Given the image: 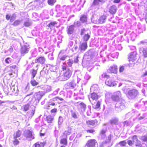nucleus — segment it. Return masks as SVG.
<instances>
[{
    "mask_svg": "<svg viewBox=\"0 0 147 147\" xmlns=\"http://www.w3.org/2000/svg\"><path fill=\"white\" fill-rule=\"evenodd\" d=\"M109 76L107 75L106 73H103L101 76H100V78L102 80H104V78L108 79L109 78Z\"/></svg>",
    "mask_w": 147,
    "mask_h": 147,
    "instance_id": "7c9ffc66",
    "label": "nucleus"
},
{
    "mask_svg": "<svg viewBox=\"0 0 147 147\" xmlns=\"http://www.w3.org/2000/svg\"><path fill=\"white\" fill-rule=\"evenodd\" d=\"M60 9V6L59 5H57L56 7V11L58 15L60 16L61 14L62 13L59 10Z\"/></svg>",
    "mask_w": 147,
    "mask_h": 147,
    "instance_id": "37998d69",
    "label": "nucleus"
},
{
    "mask_svg": "<svg viewBox=\"0 0 147 147\" xmlns=\"http://www.w3.org/2000/svg\"><path fill=\"white\" fill-rule=\"evenodd\" d=\"M115 110L116 111H118L119 108V102H118V103H117L115 105Z\"/></svg>",
    "mask_w": 147,
    "mask_h": 147,
    "instance_id": "338daca9",
    "label": "nucleus"
},
{
    "mask_svg": "<svg viewBox=\"0 0 147 147\" xmlns=\"http://www.w3.org/2000/svg\"><path fill=\"white\" fill-rule=\"evenodd\" d=\"M40 145L39 142L35 143L33 145V147H40Z\"/></svg>",
    "mask_w": 147,
    "mask_h": 147,
    "instance_id": "0e129e2a",
    "label": "nucleus"
},
{
    "mask_svg": "<svg viewBox=\"0 0 147 147\" xmlns=\"http://www.w3.org/2000/svg\"><path fill=\"white\" fill-rule=\"evenodd\" d=\"M40 87L44 91V93H45L49 92L51 90V86L47 85H45L43 86H38L37 87V88Z\"/></svg>",
    "mask_w": 147,
    "mask_h": 147,
    "instance_id": "9b49d317",
    "label": "nucleus"
},
{
    "mask_svg": "<svg viewBox=\"0 0 147 147\" xmlns=\"http://www.w3.org/2000/svg\"><path fill=\"white\" fill-rule=\"evenodd\" d=\"M56 1V0H48V4L51 5H53Z\"/></svg>",
    "mask_w": 147,
    "mask_h": 147,
    "instance_id": "a18cd8bd",
    "label": "nucleus"
},
{
    "mask_svg": "<svg viewBox=\"0 0 147 147\" xmlns=\"http://www.w3.org/2000/svg\"><path fill=\"white\" fill-rule=\"evenodd\" d=\"M117 66L116 65H114L112 66H111L107 71L108 72L110 73L116 74L117 71Z\"/></svg>",
    "mask_w": 147,
    "mask_h": 147,
    "instance_id": "dca6fc26",
    "label": "nucleus"
},
{
    "mask_svg": "<svg viewBox=\"0 0 147 147\" xmlns=\"http://www.w3.org/2000/svg\"><path fill=\"white\" fill-rule=\"evenodd\" d=\"M21 46V53L22 55H24L28 53L30 48V46L29 44L26 43Z\"/></svg>",
    "mask_w": 147,
    "mask_h": 147,
    "instance_id": "39448f33",
    "label": "nucleus"
},
{
    "mask_svg": "<svg viewBox=\"0 0 147 147\" xmlns=\"http://www.w3.org/2000/svg\"><path fill=\"white\" fill-rule=\"evenodd\" d=\"M105 83L107 85L110 86H113L116 85V82L112 81L110 79H107Z\"/></svg>",
    "mask_w": 147,
    "mask_h": 147,
    "instance_id": "a211bd4d",
    "label": "nucleus"
},
{
    "mask_svg": "<svg viewBox=\"0 0 147 147\" xmlns=\"http://www.w3.org/2000/svg\"><path fill=\"white\" fill-rule=\"evenodd\" d=\"M30 106V105L28 104H27V105H25L24 109V110L25 111H27L28 109Z\"/></svg>",
    "mask_w": 147,
    "mask_h": 147,
    "instance_id": "052dcab7",
    "label": "nucleus"
},
{
    "mask_svg": "<svg viewBox=\"0 0 147 147\" xmlns=\"http://www.w3.org/2000/svg\"><path fill=\"white\" fill-rule=\"evenodd\" d=\"M90 37V36L88 34V33L85 34L84 37H83V39L84 42H86L89 39Z\"/></svg>",
    "mask_w": 147,
    "mask_h": 147,
    "instance_id": "f704fd0d",
    "label": "nucleus"
},
{
    "mask_svg": "<svg viewBox=\"0 0 147 147\" xmlns=\"http://www.w3.org/2000/svg\"><path fill=\"white\" fill-rule=\"evenodd\" d=\"M65 87L67 89H72L76 87V80H73L71 82L67 83L65 85Z\"/></svg>",
    "mask_w": 147,
    "mask_h": 147,
    "instance_id": "6e6552de",
    "label": "nucleus"
},
{
    "mask_svg": "<svg viewBox=\"0 0 147 147\" xmlns=\"http://www.w3.org/2000/svg\"><path fill=\"white\" fill-rule=\"evenodd\" d=\"M61 144H63L64 145H67V141L66 138H63L61 139L60 140Z\"/></svg>",
    "mask_w": 147,
    "mask_h": 147,
    "instance_id": "79ce46f5",
    "label": "nucleus"
},
{
    "mask_svg": "<svg viewBox=\"0 0 147 147\" xmlns=\"http://www.w3.org/2000/svg\"><path fill=\"white\" fill-rule=\"evenodd\" d=\"M75 26L74 25H71L67 26L66 28V32L69 36L74 32Z\"/></svg>",
    "mask_w": 147,
    "mask_h": 147,
    "instance_id": "ddd939ff",
    "label": "nucleus"
},
{
    "mask_svg": "<svg viewBox=\"0 0 147 147\" xmlns=\"http://www.w3.org/2000/svg\"><path fill=\"white\" fill-rule=\"evenodd\" d=\"M16 19V17L14 15H13L12 16H10V22H13L14 20Z\"/></svg>",
    "mask_w": 147,
    "mask_h": 147,
    "instance_id": "6e6d98bb",
    "label": "nucleus"
},
{
    "mask_svg": "<svg viewBox=\"0 0 147 147\" xmlns=\"http://www.w3.org/2000/svg\"><path fill=\"white\" fill-rule=\"evenodd\" d=\"M20 23L21 21L20 20H17L14 22L13 25L15 26H17L20 24Z\"/></svg>",
    "mask_w": 147,
    "mask_h": 147,
    "instance_id": "49530a36",
    "label": "nucleus"
},
{
    "mask_svg": "<svg viewBox=\"0 0 147 147\" xmlns=\"http://www.w3.org/2000/svg\"><path fill=\"white\" fill-rule=\"evenodd\" d=\"M117 8L116 6L112 5L110 6L109 8V11L111 14H115L117 11Z\"/></svg>",
    "mask_w": 147,
    "mask_h": 147,
    "instance_id": "4be33fe9",
    "label": "nucleus"
},
{
    "mask_svg": "<svg viewBox=\"0 0 147 147\" xmlns=\"http://www.w3.org/2000/svg\"><path fill=\"white\" fill-rule=\"evenodd\" d=\"M53 72L51 73L52 77L54 78H55L57 76V74L55 72V71H52Z\"/></svg>",
    "mask_w": 147,
    "mask_h": 147,
    "instance_id": "13d9d810",
    "label": "nucleus"
},
{
    "mask_svg": "<svg viewBox=\"0 0 147 147\" xmlns=\"http://www.w3.org/2000/svg\"><path fill=\"white\" fill-rule=\"evenodd\" d=\"M24 136L29 140L34 138V134L29 130H26L24 131Z\"/></svg>",
    "mask_w": 147,
    "mask_h": 147,
    "instance_id": "7ed1b4c3",
    "label": "nucleus"
},
{
    "mask_svg": "<svg viewBox=\"0 0 147 147\" xmlns=\"http://www.w3.org/2000/svg\"><path fill=\"white\" fill-rule=\"evenodd\" d=\"M87 48V43L86 42H84L80 44L79 48L82 51H85Z\"/></svg>",
    "mask_w": 147,
    "mask_h": 147,
    "instance_id": "aec40b11",
    "label": "nucleus"
},
{
    "mask_svg": "<svg viewBox=\"0 0 147 147\" xmlns=\"http://www.w3.org/2000/svg\"><path fill=\"white\" fill-rule=\"evenodd\" d=\"M75 105L80 113H82L85 111L86 105L83 102H78L75 103Z\"/></svg>",
    "mask_w": 147,
    "mask_h": 147,
    "instance_id": "20e7f679",
    "label": "nucleus"
},
{
    "mask_svg": "<svg viewBox=\"0 0 147 147\" xmlns=\"http://www.w3.org/2000/svg\"><path fill=\"white\" fill-rule=\"evenodd\" d=\"M46 119L48 123H52L54 120V117L51 115H49L47 117Z\"/></svg>",
    "mask_w": 147,
    "mask_h": 147,
    "instance_id": "c85d7f7f",
    "label": "nucleus"
},
{
    "mask_svg": "<svg viewBox=\"0 0 147 147\" xmlns=\"http://www.w3.org/2000/svg\"><path fill=\"white\" fill-rule=\"evenodd\" d=\"M90 78V76L88 74H85L84 78L86 80H89Z\"/></svg>",
    "mask_w": 147,
    "mask_h": 147,
    "instance_id": "e2e57ef3",
    "label": "nucleus"
},
{
    "mask_svg": "<svg viewBox=\"0 0 147 147\" xmlns=\"http://www.w3.org/2000/svg\"><path fill=\"white\" fill-rule=\"evenodd\" d=\"M86 1L85 0H77L76 4L78 5H80V6L83 7L84 4L85 3Z\"/></svg>",
    "mask_w": 147,
    "mask_h": 147,
    "instance_id": "72a5a7b5",
    "label": "nucleus"
},
{
    "mask_svg": "<svg viewBox=\"0 0 147 147\" xmlns=\"http://www.w3.org/2000/svg\"><path fill=\"white\" fill-rule=\"evenodd\" d=\"M125 101L124 100L120 99V109L122 110L125 108Z\"/></svg>",
    "mask_w": 147,
    "mask_h": 147,
    "instance_id": "a878e982",
    "label": "nucleus"
},
{
    "mask_svg": "<svg viewBox=\"0 0 147 147\" xmlns=\"http://www.w3.org/2000/svg\"><path fill=\"white\" fill-rule=\"evenodd\" d=\"M86 32V31L85 30V29H83L81 30V35H83L84 34H87Z\"/></svg>",
    "mask_w": 147,
    "mask_h": 147,
    "instance_id": "680f3d73",
    "label": "nucleus"
},
{
    "mask_svg": "<svg viewBox=\"0 0 147 147\" xmlns=\"http://www.w3.org/2000/svg\"><path fill=\"white\" fill-rule=\"evenodd\" d=\"M67 57L66 55H64L61 57H60V59L61 60H64L67 59Z\"/></svg>",
    "mask_w": 147,
    "mask_h": 147,
    "instance_id": "4d7b16f0",
    "label": "nucleus"
},
{
    "mask_svg": "<svg viewBox=\"0 0 147 147\" xmlns=\"http://www.w3.org/2000/svg\"><path fill=\"white\" fill-rule=\"evenodd\" d=\"M87 123L88 125L93 126L97 124V121L96 120H92L87 121Z\"/></svg>",
    "mask_w": 147,
    "mask_h": 147,
    "instance_id": "2f4dec72",
    "label": "nucleus"
},
{
    "mask_svg": "<svg viewBox=\"0 0 147 147\" xmlns=\"http://www.w3.org/2000/svg\"><path fill=\"white\" fill-rule=\"evenodd\" d=\"M30 73L31 75V79H33L37 74V71L34 69H32L30 70Z\"/></svg>",
    "mask_w": 147,
    "mask_h": 147,
    "instance_id": "bb28decb",
    "label": "nucleus"
},
{
    "mask_svg": "<svg viewBox=\"0 0 147 147\" xmlns=\"http://www.w3.org/2000/svg\"><path fill=\"white\" fill-rule=\"evenodd\" d=\"M24 24L26 27L30 26L31 24V22L29 20L26 21L24 22Z\"/></svg>",
    "mask_w": 147,
    "mask_h": 147,
    "instance_id": "09e8293b",
    "label": "nucleus"
},
{
    "mask_svg": "<svg viewBox=\"0 0 147 147\" xmlns=\"http://www.w3.org/2000/svg\"><path fill=\"white\" fill-rule=\"evenodd\" d=\"M139 92L138 90L133 89L129 90L127 93V97L130 99H134L138 95Z\"/></svg>",
    "mask_w": 147,
    "mask_h": 147,
    "instance_id": "f03ea898",
    "label": "nucleus"
},
{
    "mask_svg": "<svg viewBox=\"0 0 147 147\" xmlns=\"http://www.w3.org/2000/svg\"><path fill=\"white\" fill-rule=\"evenodd\" d=\"M105 0H94L92 5V6H94L98 5L100 2H104Z\"/></svg>",
    "mask_w": 147,
    "mask_h": 147,
    "instance_id": "b1692460",
    "label": "nucleus"
},
{
    "mask_svg": "<svg viewBox=\"0 0 147 147\" xmlns=\"http://www.w3.org/2000/svg\"><path fill=\"white\" fill-rule=\"evenodd\" d=\"M126 144V142H125L124 141L120 142V145H122L123 146H125Z\"/></svg>",
    "mask_w": 147,
    "mask_h": 147,
    "instance_id": "774afa93",
    "label": "nucleus"
},
{
    "mask_svg": "<svg viewBox=\"0 0 147 147\" xmlns=\"http://www.w3.org/2000/svg\"><path fill=\"white\" fill-rule=\"evenodd\" d=\"M132 140L134 143L135 144L136 146L139 145L140 144V141L138 140L137 136H134L131 138Z\"/></svg>",
    "mask_w": 147,
    "mask_h": 147,
    "instance_id": "412c9836",
    "label": "nucleus"
},
{
    "mask_svg": "<svg viewBox=\"0 0 147 147\" xmlns=\"http://www.w3.org/2000/svg\"><path fill=\"white\" fill-rule=\"evenodd\" d=\"M57 24V22H50L47 26L49 27L50 29H52L53 27L55 25V24Z\"/></svg>",
    "mask_w": 147,
    "mask_h": 147,
    "instance_id": "58836bf2",
    "label": "nucleus"
},
{
    "mask_svg": "<svg viewBox=\"0 0 147 147\" xmlns=\"http://www.w3.org/2000/svg\"><path fill=\"white\" fill-rule=\"evenodd\" d=\"M96 86H97L96 85H94L91 86L90 88L91 91H95L97 89V88L96 87Z\"/></svg>",
    "mask_w": 147,
    "mask_h": 147,
    "instance_id": "de8ad7c7",
    "label": "nucleus"
},
{
    "mask_svg": "<svg viewBox=\"0 0 147 147\" xmlns=\"http://www.w3.org/2000/svg\"><path fill=\"white\" fill-rule=\"evenodd\" d=\"M53 52L51 53V54H49L48 55V57L49 59L50 60H52L54 58L53 57Z\"/></svg>",
    "mask_w": 147,
    "mask_h": 147,
    "instance_id": "8fccbe9b",
    "label": "nucleus"
},
{
    "mask_svg": "<svg viewBox=\"0 0 147 147\" xmlns=\"http://www.w3.org/2000/svg\"><path fill=\"white\" fill-rule=\"evenodd\" d=\"M142 1L141 3L142 5L145 4L147 6V0H141Z\"/></svg>",
    "mask_w": 147,
    "mask_h": 147,
    "instance_id": "69168bd1",
    "label": "nucleus"
},
{
    "mask_svg": "<svg viewBox=\"0 0 147 147\" xmlns=\"http://www.w3.org/2000/svg\"><path fill=\"white\" fill-rule=\"evenodd\" d=\"M59 90V89L56 90L55 91L53 92L52 94L49 95L50 96H52L53 95H56L57 94Z\"/></svg>",
    "mask_w": 147,
    "mask_h": 147,
    "instance_id": "bf43d9fd",
    "label": "nucleus"
},
{
    "mask_svg": "<svg viewBox=\"0 0 147 147\" xmlns=\"http://www.w3.org/2000/svg\"><path fill=\"white\" fill-rule=\"evenodd\" d=\"M106 16L105 15H103L100 17L98 19V23H103L106 22Z\"/></svg>",
    "mask_w": 147,
    "mask_h": 147,
    "instance_id": "5701e85b",
    "label": "nucleus"
},
{
    "mask_svg": "<svg viewBox=\"0 0 147 147\" xmlns=\"http://www.w3.org/2000/svg\"><path fill=\"white\" fill-rule=\"evenodd\" d=\"M46 61V58L44 56H41L36 59V63H40L42 65L45 64Z\"/></svg>",
    "mask_w": 147,
    "mask_h": 147,
    "instance_id": "1a4fd4ad",
    "label": "nucleus"
},
{
    "mask_svg": "<svg viewBox=\"0 0 147 147\" xmlns=\"http://www.w3.org/2000/svg\"><path fill=\"white\" fill-rule=\"evenodd\" d=\"M105 131L104 129L102 130L100 132V135L101 136V139L103 140L106 137Z\"/></svg>",
    "mask_w": 147,
    "mask_h": 147,
    "instance_id": "c756f323",
    "label": "nucleus"
},
{
    "mask_svg": "<svg viewBox=\"0 0 147 147\" xmlns=\"http://www.w3.org/2000/svg\"><path fill=\"white\" fill-rule=\"evenodd\" d=\"M71 115L73 118L75 119L78 118V113L76 112L71 110Z\"/></svg>",
    "mask_w": 147,
    "mask_h": 147,
    "instance_id": "473e14b6",
    "label": "nucleus"
},
{
    "mask_svg": "<svg viewBox=\"0 0 147 147\" xmlns=\"http://www.w3.org/2000/svg\"><path fill=\"white\" fill-rule=\"evenodd\" d=\"M73 60L72 59H69L68 60L66 61L63 63L62 66V69L63 70H66L68 67H71L73 63Z\"/></svg>",
    "mask_w": 147,
    "mask_h": 147,
    "instance_id": "423d86ee",
    "label": "nucleus"
},
{
    "mask_svg": "<svg viewBox=\"0 0 147 147\" xmlns=\"http://www.w3.org/2000/svg\"><path fill=\"white\" fill-rule=\"evenodd\" d=\"M30 83L32 85V86H36L38 84V82L33 79H31L30 81Z\"/></svg>",
    "mask_w": 147,
    "mask_h": 147,
    "instance_id": "a19ab883",
    "label": "nucleus"
},
{
    "mask_svg": "<svg viewBox=\"0 0 147 147\" xmlns=\"http://www.w3.org/2000/svg\"><path fill=\"white\" fill-rule=\"evenodd\" d=\"M80 20L83 22H86L87 20V17L85 15H82L80 19Z\"/></svg>",
    "mask_w": 147,
    "mask_h": 147,
    "instance_id": "4c0bfd02",
    "label": "nucleus"
},
{
    "mask_svg": "<svg viewBox=\"0 0 147 147\" xmlns=\"http://www.w3.org/2000/svg\"><path fill=\"white\" fill-rule=\"evenodd\" d=\"M130 36L132 40H133L136 37V34L134 33H132L130 34Z\"/></svg>",
    "mask_w": 147,
    "mask_h": 147,
    "instance_id": "5fc2aeb1",
    "label": "nucleus"
},
{
    "mask_svg": "<svg viewBox=\"0 0 147 147\" xmlns=\"http://www.w3.org/2000/svg\"><path fill=\"white\" fill-rule=\"evenodd\" d=\"M90 96L91 97L89 98V100L90 102L94 100H96L99 97V96L97 95V94L95 92H93L91 93Z\"/></svg>",
    "mask_w": 147,
    "mask_h": 147,
    "instance_id": "f3484780",
    "label": "nucleus"
},
{
    "mask_svg": "<svg viewBox=\"0 0 147 147\" xmlns=\"http://www.w3.org/2000/svg\"><path fill=\"white\" fill-rule=\"evenodd\" d=\"M22 131L18 130L13 135V137L15 138H17L19 137L22 134Z\"/></svg>",
    "mask_w": 147,
    "mask_h": 147,
    "instance_id": "cd10ccee",
    "label": "nucleus"
},
{
    "mask_svg": "<svg viewBox=\"0 0 147 147\" xmlns=\"http://www.w3.org/2000/svg\"><path fill=\"white\" fill-rule=\"evenodd\" d=\"M100 105V102L99 101H98L95 105H94V106H93V107L95 109H98L99 108Z\"/></svg>",
    "mask_w": 147,
    "mask_h": 147,
    "instance_id": "c03bdc74",
    "label": "nucleus"
},
{
    "mask_svg": "<svg viewBox=\"0 0 147 147\" xmlns=\"http://www.w3.org/2000/svg\"><path fill=\"white\" fill-rule=\"evenodd\" d=\"M42 65L43 67V68L42 70L40 72V74L44 72V69L45 68L46 69H50L51 71H54L56 70V67L55 66L49 64H46L45 63V64H44Z\"/></svg>",
    "mask_w": 147,
    "mask_h": 147,
    "instance_id": "0eeeda50",
    "label": "nucleus"
},
{
    "mask_svg": "<svg viewBox=\"0 0 147 147\" xmlns=\"http://www.w3.org/2000/svg\"><path fill=\"white\" fill-rule=\"evenodd\" d=\"M119 121L118 119L115 117L112 119L110 121V123L112 124H117Z\"/></svg>",
    "mask_w": 147,
    "mask_h": 147,
    "instance_id": "393cba45",
    "label": "nucleus"
},
{
    "mask_svg": "<svg viewBox=\"0 0 147 147\" xmlns=\"http://www.w3.org/2000/svg\"><path fill=\"white\" fill-rule=\"evenodd\" d=\"M136 52L135 51L131 52L128 55V59L129 61L134 62L136 59Z\"/></svg>",
    "mask_w": 147,
    "mask_h": 147,
    "instance_id": "9d476101",
    "label": "nucleus"
},
{
    "mask_svg": "<svg viewBox=\"0 0 147 147\" xmlns=\"http://www.w3.org/2000/svg\"><path fill=\"white\" fill-rule=\"evenodd\" d=\"M57 99H59L61 101H63V99L61 98H60L59 97H55V98H53V101H57Z\"/></svg>",
    "mask_w": 147,
    "mask_h": 147,
    "instance_id": "3c124183",
    "label": "nucleus"
},
{
    "mask_svg": "<svg viewBox=\"0 0 147 147\" xmlns=\"http://www.w3.org/2000/svg\"><path fill=\"white\" fill-rule=\"evenodd\" d=\"M140 44H142V47L139 49V52L144 57H147V41L146 40L141 41L140 42ZM146 64L147 65V59L146 61Z\"/></svg>",
    "mask_w": 147,
    "mask_h": 147,
    "instance_id": "f257e3e1",
    "label": "nucleus"
},
{
    "mask_svg": "<svg viewBox=\"0 0 147 147\" xmlns=\"http://www.w3.org/2000/svg\"><path fill=\"white\" fill-rule=\"evenodd\" d=\"M141 139L144 142H147V136H144L141 137Z\"/></svg>",
    "mask_w": 147,
    "mask_h": 147,
    "instance_id": "864d4df0",
    "label": "nucleus"
},
{
    "mask_svg": "<svg viewBox=\"0 0 147 147\" xmlns=\"http://www.w3.org/2000/svg\"><path fill=\"white\" fill-rule=\"evenodd\" d=\"M96 143H97V142L96 140L91 139L88 141L86 146L88 147H95Z\"/></svg>",
    "mask_w": 147,
    "mask_h": 147,
    "instance_id": "2eb2a0df",
    "label": "nucleus"
},
{
    "mask_svg": "<svg viewBox=\"0 0 147 147\" xmlns=\"http://www.w3.org/2000/svg\"><path fill=\"white\" fill-rule=\"evenodd\" d=\"M66 71L64 73L63 76L64 77V80H66L69 79L71 77L72 74V72L68 68L66 69Z\"/></svg>",
    "mask_w": 147,
    "mask_h": 147,
    "instance_id": "f8f14e48",
    "label": "nucleus"
},
{
    "mask_svg": "<svg viewBox=\"0 0 147 147\" xmlns=\"http://www.w3.org/2000/svg\"><path fill=\"white\" fill-rule=\"evenodd\" d=\"M12 142L13 144L15 146L18 145L19 143V141L17 139V138H15L14 137H13Z\"/></svg>",
    "mask_w": 147,
    "mask_h": 147,
    "instance_id": "e433bc0d",
    "label": "nucleus"
},
{
    "mask_svg": "<svg viewBox=\"0 0 147 147\" xmlns=\"http://www.w3.org/2000/svg\"><path fill=\"white\" fill-rule=\"evenodd\" d=\"M45 94L44 92L39 91L38 92L34 94V96L37 99L39 100L41 99L42 96Z\"/></svg>",
    "mask_w": 147,
    "mask_h": 147,
    "instance_id": "6ab92c4d",
    "label": "nucleus"
},
{
    "mask_svg": "<svg viewBox=\"0 0 147 147\" xmlns=\"http://www.w3.org/2000/svg\"><path fill=\"white\" fill-rule=\"evenodd\" d=\"M100 147H106L107 146H109V145L108 142L105 141L104 142H103L100 143Z\"/></svg>",
    "mask_w": 147,
    "mask_h": 147,
    "instance_id": "ea45409f",
    "label": "nucleus"
},
{
    "mask_svg": "<svg viewBox=\"0 0 147 147\" xmlns=\"http://www.w3.org/2000/svg\"><path fill=\"white\" fill-rule=\"evenodd\" d=\"M63 121V118L62 117L60 116L59 117L58 120V124L59 127H61V125L62 124Z\"/></svg>",
    "mask_w": 147,
    "mask_h": 147,
    "instance_id": "c9c22d12",
    "label": "nucleus"
},
{
    "mask_svg": "<svg viewBox=\"0 0 147 147\" xmlns=\"http://www.w3.org/2000/svg\"><path fill=\"white\" fill-rule=\"evenodd\" d=\"M71 133V131L70 130L65 131L63 133L64 135H65L66 136L67 135H69Z\"/></svg>",
    "mask_w": 147,
    "mask_h": 147,
    "instance_id": "603ef678",
    "label": "nucleus"
},
{
    "mask_svg": "<svg viewBox=\"0 0 147 147\" xmlns=\"http://www.w3.org/2000/svg\"><path fill=\"white\" fill-rule=\"evenodd\" d=\"M119 92L117 91L115 92L111 96V99L113 101L116 102H119Z\"/></svg>",
    "mask_w": 147,
    "mask_h": 147,
    "instance_id": "4468645a",
    "label": "nucleus"
}]
</instances>
